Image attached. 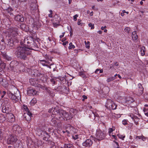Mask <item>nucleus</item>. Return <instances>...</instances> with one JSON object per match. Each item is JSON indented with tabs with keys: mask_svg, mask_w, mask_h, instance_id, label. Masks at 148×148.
I'll return each instance as SVG.
<instances>
[{
	"mask_svg": "<svg viewBox=\"0 0 148 148\" xmlns=\"http://www.w3.org/2000/svg\"><path fill=\"white\" fill-rule=\"evenodd\" d=\"M106 26H105L104 27H101V29L102 30H104L105 28H106Z\"/></svg>",
	"mask_w": 148,
	"mask_h": 148,
	"instance_id": "61",
	"label": "nucleus"
},
{
	"mask_svg": "<svg viewBox=\"0 0 148 148\" xmlns=\"http://www.w3.org/2000/svg\"><path fill=\"white\" fill-rule=\"evenodd\" d=\"M50 81L51 82H52V83L54 84H55V79H51V80H50Z\"/></svg>",
	"mask_w": 148,
	"mask_h": 148,
	"instance_id": "47",
	"label": "nucleus"
},
{
	"mask_svg": "<svg viewBox=\"0 0 148 148\" xmlns=\"http://www.w3.org/2000/svg\"><path fill=\"white\" fill-rule=\"evenodd\" d=\"M88 26L90 27H91V29H93L94 28V24H92L91 23H90L88 25Z\"/></svg>",
	"mask_w": 148,
	"mask_h": 148,
	"instance_id": "36",
	"label": "nucleus"
},
{
	"mask_svg": "<svg viewBox=\"0 0 148 148\" xmlns=\"http://www.w3.org/2000/svg\"><path fill=\"white\" fill-rule=\"evenodd\" d=\"M55 118H53L51 119V124L52 125L55 126V125H57V121L55 120Z\"/></svg>",
	"mask_w": 148,
	"mask_h": 148,
	"instance_id": "24",
	"label": "nucleus"
},
{
	"mask_svg": "<svg viewBox=\"0 0 148 148\" xmlns=\"http://www.w3.org/2000/svg\"><path fill=\"white\" fill-rule=\"evenodd\" d=\"M9 115L10 116V121L11 122H14L15 121L14 116L12 114H10Z\"/></svg>",
	"mask_w": 148,
	"mask_h": 148,
	"instance_id": "26",
	"label": "nucleus"
},
{
	"mask_svg": "<svg viewBox=\"0 0 148 148\" xmlns=\"http://www.w3.org/2000/svg\"><path fill=\"white\" fill-rule=\"evenodd\" d=\"M117 106L113 102L112 104V105H111V106L110 107V108H109V109L110 110H115Z\"/></svg>",
	"mask_w": 148,
	"mask_h": 148,
	"instance_id": "25",
	"label": "nucleus"
},
{
	"mask_svg": "<svg viewBox=\"0 0 148 148\" xmlns=\"http://www.w3.org/2000/svg\"><path fill=\"white\" fill-rule=\"evenodd\" d=\"M115 79V77H110L107 79L106 81L108 82H109Z\"/></svg>",
	"mask_w": 148,
	"mask_h": 148,
	"instance_id": "28",
	"label": "nucleus"
},
{
	"mask_svg": "<svg viewBox=\"0 0 148 148\" xmlns=\"http://www.w3.org/2000/svg\"><path fill=\"white\" fill-rule=\"evenodd\" d=\"M66 40V37H64L63 38L62 40L61 41L62 42L65 41V40Z\"/></svg>",
	"mask_w": 148,
	"mask_h": 148,
	"instance_id": "58",
	"label": "nucleus"
},
{
	"mask_svg": "<svg viewBox=\"0 0 148 148\" xmlns=\"http://www.w3.org/2000/svg\"><path fill=\"white\" fill-rule=\"evenodd\" d=\"M68 41H66L65 42H64L62 43V45H63L64 46V45H65L66 44H68Z\"/></svg>",
	"mask_w": 148,
	"mask_h": 148,
	"instance_id": "56",
	"label": "nucleus"
},
{
	"mask_svg": "<svg viewBox=\"0 0 148 148\" xmlns=\"http://www.w3.org/2000/svg\"><path fill=\"white\" fill-rule=\"evenodd\" d=\"M113 102V101L111 100L108 99L105 104V106L106 108L109 109L112 105V104Z\"/></svg>",
	"mask_w": 148,
	"mask_h": 148,
	"instance_id": "13",
	"label": "nucleus"
},
{
	"mask_svg": "<svg viewBox=\"0 0 148 148\" xmlns=\"http://www.w3.org/2000/svg\"><path fill=\"white\" fill-rule=\"evenodd\" d=\"M78 16V15L76 14L73 16V19L74 21H76L77 20V17Z\"/></svg>",
	"mask_w": 148,
	"mask_h": 148,
	"instance_id": "41",
	"label": "nucleus"
},
{
	"mask_svg": "<svg viewBox=\"0 0 148 148\" xmlns=\"http://www.w3.org/2000/svg\"><path fill=\"white\" fill-rule=\"evenodd\" d=\"M148 110V108H144L143 110V111L145 112V113Z\"/></svg>",
	"mask_w": 148,
	"mask_h": 148,
	"instance_id": "53",
	"label": "nucleus"
},
{
	"mask_svg": "<svg viewBox=\"0 0 148 148\" xmlns=\"http://www.w3.org/2000/svg\"><path fill=\"white\" fill-rule=\"evenodd\" d=\"M118 137L122 139H123L125 137V136H123V135H118Z\"/></svg>",
	"mask_w": 148,
	"mask_h": 148,
	"instance_id": "46",
	"label": "nucleus"
},
{
	"mask_svg": "<svg viewBox=\"0 0 148 148\" xmlns=\"http://www.w3.org/2000/svg\"><path fill=\"white\" fill-rule=\"evenodd\" d=\"M64 148H74L73 145L71 143L64 144Z\"/></svg>",
	"mask_w": 148,
	"mask_h": 148,
	"instance_id": "20",
	"label": "nucleus"
},
{
	"mask_svg": "<svg viewBox=\"0 0 148 148\" xmlns=\"http://www.w3.org/2000/svg\"><path fill=\"white\" fill-rule=\"evenodd\" d=\"M99 69H97L95 71V73L96 74H99Z\"/></svg>",
	"mask_w": 148,
	"mask_h": 148,
	"instance_id": "54",
	"label": "nucleus"
},
{
	"mask_svg": "<svg viewBox=\"0 0 148 148\" xmlns=\"http://www.w3.org/2000/svg\"><path fill=\"white\" fill-rule=\"evenodd\" d=\"M130 28L129 27H127L124 29V30L125 32L129 33L130 30Z\"/></svg>",
	"mask_w": 148,
	"mask_h": 148,
	"instance_id": "34",
	"label": "nucleus"
},
{
	"mask_svg": "<svg viewBox=\"0 0 148 148\" xmlns=\"http://www.w3.org/2000/svg\"><path fill=\"white\" fill-rule=\"evenodd\" d=\"M78 135H76L75 136H73V139L75 140H76L78 138Z\"/></svg>",
	"mask_w": 148,
	"mask_h": 148,
	"instance_id": "42",
	"label": "nucleus"
},
{
	"mask_svg": "<svg viewBox=\"0 0 148 148\" xmlns=\"http://www.w3.org/2000/svg\"><path fill=\"white\" fill-rule=\"evenodd\" d=\"M54 109V108H52L51 109L49 110V112H51L52 113V112L53 111V109Z\"/></svg>",
	"mask_w": 148,
	"mask_h": 148,
	"instance_id": "59",
	"label": "nucleus"
},
{
	"mask_svg": "<svg viewBox=\"0 0 148 148\" xmlns=\"http://www.w3.org/2000/svg\"><path fill=\"white\" fill-rule=\"evenodd\" d=\"M20 129L19 126L18 125H14L12 127V129L14 131H18Z\"/></svg>",
	"mask_w": 148,
	"mask_h": 148,
	"instance_id": "22",
	"label": "nucleus"
},
{
	"mask_svg": "<svg viewBox=\"0 0 148 148\" xmlns=\"http://www.w3.org/2000/svg\"><path fill=\"white\" fill-rule=\"evenodd\" d=\"M81 19H78V22H77V24H78V25H80L82 24L81 25H82V23H80V22H81Z\"/></svg>",
	"mask_w": 148,
	"mask_h": 148,
	"instance_id": "45",
	"label": "nucleus"
},
{
	"mask_svg": "<svg viewBox=\"0 0 148 148\" xmlns=\"http://www.w3.org/2000/svg\"><path fill=\"white\" fill-rule=\"evenodd\" d=\"M53 110L52 115L51 116L58 120L62 118L64 119H66L67 120L71 118L68 112L63 110L59 109L58 107L54 108Z\"/></svg>",
	"mask_w": 148,
	"mask_h": 148,
	"instance_id": "2",
	"label": "nucleus"
},
{
	"mask_svg": "<svg viewBox=\"0 0 148 148\" xmlns=\"http://www.w3.org/2000/svg\"><path fill=\"white\" fill-rule=\"evenodd\" d=\"M79 75L80 76H82V75H83V72H79Z\"/></svg>",
	"mask_w": 148,
	"mask_h": 148,
	"instance_id": "63",
	"label": "nucleus"
},
{
	"mask_svg": "<svg viewBox=\"0 0 148 148\" xmlns=\"http://www.w3.org/2000/svg\"><path fill=\"white\" fill-rule=\"evenodd\" d=\"M142 136H136V138L138 139H140L142 138Z\"/></svg>",
	"mask_w": 148,
	"mask_h": 148,
	"instance_id": "62",
	"label": "nucleus"
},
{
	"mask_svg": "<svg viewBox=\"0 0 148 148\" xmlns=\"http://www.w3.org/2000/svg\"><path fill=\"white\" fill-rule=\"evenodd\" d=\"M6 101L4 104L2 109V111L3 113H5L7 114H8L9 113V108L10 107V102L8 101L9 100L8 98H5Z\"/></svg>",
	"mask_w": 148,
	"mask_h": 148,
	"instance_id": "3",
	"label": "nucleus"
},
{
	"mask_svg": "<svg viewBox=\"0 0 148 148\" xmlns=\"http://www.w3.org/2000/svg\"><path fill=\"white\" fill-rule=\"evenodd\" d=\"M145 47L143 46L142 47H141L140 51L141 55L142 56H144L145 54Z\"/></svg>",
	"mask_w": 148,
	"mask_h": 148,
	"instance_id": "23",
	"label": "nucleus"
},
{
	"mask_svg": "<svg viewBox=\"0 0 148 148\" xmlns=\"http://www.w3.org/2000/svg\"><path fill=\"white\" fill-rule=\"evenodd\" d=\"M37 102V100L36 98H34L32 99L30 102V104L31 105L33 106Z\"/></svg>",
	"mask_w": 148,
	"mask_h": 148,
	"instance_id": "27",
	"label": "nucleus"
},
{
	"mask_svg": "<svg viewBox=\"0 0 148 148\" xmlns=\"http://www.w3.org/2000/svg\"><path fill=\"white\" fill-rule=\"evenodd\" d=\"M66 88L64 86H59L56 88L54 89V91H56L59 92H62L64 89Z\"/></svg>",
	"mask_w": 148,
	"mask_h": 148,
	"instance_id": "12",
	"label": "nucleus"
},
{
	"mask_svg": "<svg viewBox=\"0 0 148 148\" xmlns=\"http://www.w3.org/2000/svg\"><path fill=\"white\" fill-rule=\"evenodd\" d=\"M34 25H36V27L37 28L40 27L41 25V24L39 23L38 21L35 23Z\"/></svg>",
	"mask_w": 148,
	"mask_h": 148,
	"instance_id": "35",
	"label": "nucleus"
},
{
	"mask_svg": "<svg viewBox=\"0 0 148 148\" xmlns=\"http://www.w3.org/2000/svg\"><path fill=\"white\" fill-rule=\"evenodd\" d=\"M4 42L9 47H13L14 46L13 39L9 36L6 37V39L5 40Z\"/></svg>",
	"mask_w": 148,
	"mask_h": 148,
	"instance_id": "6",
	"label": "nucleus"
},
{
	"mask_svg": "<svg viewBox=\"0 0 148 148\" xmlns=\"http://www.w3.org/2000/svg\"><path fill=\"white\" fill-rule=\"evenodd\" d=\"M6 66L5 64V63H2L1 62L0 64V68L2 69H5Z\"/></svg>",
	"mask_w": 148,
	"mask_h": 148,
	"instance_id": "29",
	"label": "nucleus"
},
{
	"mask_svg": "<svg viewBox=\"0 0 148 148\" xmlns=\"http://www.w3.org/2000/svg\"><path fill=\"white\" fill-rule=\"evenodd\" d=\"M69 46L68 48L69 49H70L72 48L74 49L75 48V46L73 45L72 42H70L69 44Z\"/></svg>",
	"mask_w": 148,
	"mask_h": 148,
	"instance_id": "31",
	"label": "nucleus"
},
{
	"mask_svg": "<svg viewBox=\"0 0 148 148\" xmlns=\"http://www.w3.org/2000/svg\"><path fill=\"white\" fill-rule=\"evenodd\" d=\"M126 102L130 104L134 101V100L131 97H127L126 99Z\"/></svg>",
	"mask_w": 148,
	"mask_h": 148,
	"instance_id": "16",
	"label": "nucleus"
},
{
	"mask_svg": "<svg viewBox=\"0 0 148 148\" xmlns=\"http://www.w3.org/2000/svg\"><path fill=\"white\" fill-rule=\"evenodd\" d=\"M125 10H123V11H122V12L121 13V16H123L124 15V13H125Z\"/></svg>",
	"mask_w": 148,
	"mask_h": 148,
	"instance_id": "57",
	"label": "nucleus"
},
{
	"mask_svg": "<svg viewBox=\"0 0 148 148\" xmlns=\"http://www.w3.org/2000/svg\"><path fill=\"white\" fill-rule=\"evenodd\" d=\"M20 143H17L14 146V148H20Z\"/></svg>",
	"mask_w": 148,
	"mask_h": 148,
	"instance_id": "33",
	"label": "nucleus"
},
{
	"mask_svg": "<svg viewBox=\"0 0 148 148\" xmlns=\"http://www.w3.org/2000/svg\"><path fill=\"white\" fill-rule=\"evenodd\" d=\"M23 107L24 108V109L26 111H28L29 110L27 106L24 105V107Z\"/></svg>",
	"mask_w": 148,
	"mask_h": 148,
	"instance_id": "50",
	"label": "nucleus"
},
{
	"mask_svg": "<svg viewBox=\"0 0 148 148\" xmlns=\"http://www.w3.org/2000/svg\"><path fill=\"white\" fill-rule=\"evenodd\" d=\"M114 142L116 145V146H115L116 148H119V145L118 144V142H117L115 141H114Z\"/></svg>",
	"mask_w": 148,
	"mask_h": 148,
	"instance_id": "48",
	"label": "nucleus"
},
{
	"mask_svg": "<svg viewBox=\"0 0 148 148\" xmlns=\"http://www.w3.org/2000/svg\"><path fill=\"white\" fill-rule=\"evenodd\" d=\"M47 57H48L47 59H48V60H50V61H51L52 60L51 58L49 56H47Z\"/></svg>",
	"mask_w": 148,
	"mask_h": 148,
	"instance_id": "64",
	"label": "nucleus"
},
{
	"mask_svg": "<svg viewBox=\"0 0 148 148\" xmlns=\"http://www.w3.org/2000/svg\"><path fill=\"white\" fill-rule=\"evenodd\" d=\"M16 0H10V1H11L13 2L12 3L14 4H15L16 3Z\"/></svg>",
	"mask_w": 148,
	"mask_h": 148,
	"instance_id": "60",
	"label": "nucleus"
},
{
	"mask_svg": "<svg viewBox=\"0 0 148 148\" xmlns=\"http://www.w3.org/2000/svg\"><path fill=\"white\" fill-rule=\"evenodd\" d=\"M104 133L101 131H98L96 133L95 139L98 141L103 139L105 137Z\"/></svg>",
	"mask_w": 148,
	"mask_h": 148,
	"instance_id": "7",
	"label": "nucleus"
},
{
	"mask_svg": "<svg viewBox=\"0 0 148 148\" xmlns=\"http://www.w3.org/2000/svg\"><path fill=\"white\" fill-rule=\"evenodd\" d=\"M53 26L55 27H56L58 25V24L56 23H53Z\"/></svg>",
	"mask_w": 148,
	"mask_h": 148,
	"instance_id": "52",
	"label": "nucleus"
},
{
	"mask_svg": "<svg viewBox=\"0 0 148 148\" xmlns=\"http://www.w3.org/2000/svg\"><path fill=\"white\" fill-rule=\"evenodd\" d=\"M14 20L19 22H23L24 20V17L21 14H17L15 16Z\"/></svg>",
	"mask_w": 148,
	"mask_h": 148,
	"instance_id": "9",
	"label": "nucleus"
},
{
	"mask_svg": "<svg viewBox=\"0 0 148 148\" xmlns=\"http://www.w3.org/2000/svg\"><path fill=\"white\" fill-rule=\"evenodd\" d=\"M37 43L34 41V43L28 45L29 47H27L24 45L18 46L16 48L15 52L17 58L21 60H25L28 59V56L31 53V49L36 50L39 48L38 41Z\"/></svg>",
	"mask_w": 148,
	"mask_h": 148,
	"instance_id": "1",
	"label": "nucleus"
},
{
	"mask_svg": "<svg viewBox=\"0 0 148 148\" xmlns=\"http://www.w3.org/2000/svg\"><path fill=\"white\" fill-rule=\"evenodd\" d=\"M136 31H134L132 33V37L133 39L134 40H136L138 38V36L136 34Z\"/></svg>",
	"mask_w": 148,
	"mask_h": 148,
	"instance_id": "18",
	"label": "nucleus"
},
{
	"mask_svg": "<svg viewBox=\"0 0 148 148\" xmlns=\"http://www.w3.org/2000/svg\"><path fill=\"white\" fill-rule=\"evenodd\" d=\"M122 123L124 125H126L127 124V121L126 120H123L122 121Z\"/></svg>",
	"mask_w": 148,
	"mask_h": 148,
	"instance_id": "49",
	"label": "nucleus"
},
{
	"mask_svg": "<svg viewBox=\"0 0 148 148\" xmlns=\"http://www.w3.org/2000/svg\"><path fill=\"white\" fill-rule=\"evenodd\" d=\"M130 116L131 118L134 120L135 118V117H137L136 116H135L133 114H130Z\"/></svg>",
	"mask_w": 148,
	"mask_h": 148,
	"instance_id": "38",
	"label": "nucleus"
},
{
	"mask_svg": "<svg viewBox=\"0 0 148 148\" xmlns=\"http://www.w3.org/2000/svg\"><path fill=\"white\" fill-rule=\"evenodd\" d=\"M17 136L14 135H11L9 136L7 139V142L8 144H13L17 141Z\"/></svg>",
	"mask_w": 148,
	"mask_h": 148,
	"instance_id": "5",
	"label": "nucleus"
},
{
	"mask_svg": "<svg viewBox=\"0 0 148 148\" xmlns=\"http://www.w3.org/2000/svg\"><path fill=\"white\" fill-rule=\"evenodd\" d=\"M38 71L36 70H32L31 71L32 73H33L32 75L36 77H38L40 75V74H39V75L38 74Z\"/></svg>",
	"mask_w": 148,
	"mask_h": 148,
	"instance_id": "19",
	"label": "nucleus"
},
{
	"mask_svg": "<svg viewBox=\"0 0 148 148\" xmlns=\"http://www.w3.org/2000/svg\"><path fill=\"white\" fill-rule=\"evenodd\" d=\"M27 93L29 94H32L33 95H35L37 94V92L35 90L33 89H29L27 90Z\"/></svg>",
	"mask_w": 148,
	"mask_h": 148,
	"instance_id": "15",
	"label": "nucleus"
},
{
	"mask_svg": "<svg viewBox=\"0 0 148 148\" xmlns=\"http://www.w3.org/2000/svg\"><path fill=\"white\" fill-rule=\"evenodd\" d=\"M8 95L9 97L14 102L16 103L18 101V97H19L18 96H16L15 94H14L10 92H9L8 93Z\"/></svg>",
	"mask_w": 148,
	"mask_h": 148,
	"instance_id": "8",
	"label": "nucleus"
},
{
	"mask_svg": "<svg viewBox=\"0 0 148 148\" xmlns=\"http://www.w3.org/2000/svg\"><path fill=\"white\" fill-rule=\"evenodd\" d=\"M4 80H4L3 79V78H0V84H1V85H3V82H4V81H3Z\"/></svg>",
	"mask_w": 148,
	"mask_h": 148,
	"instance_id": "39",
	"label": "nucleus"
},
{
	"mask_svg": "<svg viewBox=\"0 0 148 148\" xmlns=\"http://www.w3.org/2000/svg\"><path fill=\"white\" fill-rule=\"evenodd\" d=\"M138 88H139V89H143V86L140 84H139L138 85Z\"/></svg>",
	"mask_w": 148,
	"mask_h": 148,
	"instance_id": "40",
	"label": "nucleus"
},
{
	"mask_svg": "<svg viewBox=\"0 0 148 148\" xmlns=\"http://www.w3.org/2000/svg\"><path fill=\"white\" fill-rule=\"evenodd\" d=\"M139 119L138 118L137 116L135 117V118L134 120V121L135 122V124L136 125L138 124V121H139Z\"/></svg>",
	"mask_w": 148,
	"mask_h": 148,
	"instance_id": "30",
	"label": "nucleus"
},
{
	"mask_svg": "<svg viewBox=\"0 0 148 148\" xmlns=\"http://www.w3.org/2000/svg\"><path fill=\"white\" fill-rule=\"evenodd\" d=\"M143 89H139L138 88V89L136 90V92L137 93L138 95L140 96L143 93Z\"/></svg>",
	"mask_w": 148,
	"mask_h": 148,
	"instance_id": "17",
	"label": "nucleus"
},
{
	"mask_svg": "<svg viewBox=\"0 0 148 148\" xmlns=\"http://www.w3.org/2000/svg\"><path fill=\"white\" fill-rule=\"evenodd\" d=\"M43 134L44 136L43 140L46 141L48 140V139L49 138L50 136L46 132H43Z\"/></svg>",
	"mask_w": 148,
	"mask_h": 148,
	"instance_id": "14",
	"label": "nucleus"
},
{
	"mask_svg": "<svg viewBox=\"0 0 148 148\" xmlns=\"http://www.w3.org/2000/svg\"><path fill=\"white\" fill-rule=\"evenodd\" d=\"M113 131V130H112V128H110L109 129V133L110 134Z\"/></svg>",
	"mask_w": 148,
	"mask_h": 148,
	"instance_id": "55",
	"label": "nucleus"
},
{
	"mask_svg": "<svg viewBox=\"0 0 148 148\" xmlns=\"http://www.w3.org/2000/svg\"><path fill=\"white\" fill-rule=\"evenodd\" d=\"M6 59L8 61H11L12 60L11 57H9L8 56L6 57Z\"/></svg>",
	"mask_w": 148,
	"mask_h": 148,
	"instance_id": "44",
	"label": "nucleus"
},
{
	"mask_svg": "<svg viewBox=\"0 0 148 148\" xmlns=\"http://www.w3.org/2000/svg\"><path fill=\"white\" fill-rule=\"evenodd\" d=\"M93 143L90 139H87L85 142L83 143V145L87 147H90L92 144Z\"/></svg>",
	"mask_w": 148,
	"mask_h": 148,
	"instance_id": "10",
	"label": "nucleus"
},
{
	"mask_svg": "<svg viewBox=\"0 0 148 148\" xmlns=\"http://www.w3.org/2000/svg\"><path fill=\"white\" fill-rule=\"evenodd\" d=\"M47 141V144L49 146H51V147H54L55 146V143L49 140Z\"/></svg>",
	"mask_w": 148,
	"mask_h": 148,
	"instance_id": "21",
	"label": "nucleus"
},
{
	"mask_svg": "<svg viewBox=\"0 0 148 148\" xmlns=\"http://www.w3.org/2000/svg\"><path fill=\"white\" fill-rule=\"evenodd\" d=\"M10 65L11 70L14 71L17 70H20L19 67H20L21 64L17 61L14 60L11 62Z\"/></svg>",
	"mask_w": 148,
	"mask_h": 148,
	"instance_id": "4",
	"label": "nucleus"
},
{
	"mask_svg": "<svg viewBox=\"0 0 148 148\" xmlns=\"http://www.w3.org/2000/svg\"><path fill=\"white\" fill-rule=\"evenodd\" d=\"M86 47V48L89 49L90 48V42L87 41V42L86 41H85Z\"/></svg>",
	"mask_w": 148,
	"mask_h": 148,
	"instance_id": "32",
	"label": "nucleus"
},
{
	"mask_svg": "<svg viewBox=\"0 0 148 148\" xmlns=\"http://www.w3.org/2000/svg\"><path fill=\"white\" fill-rule=\"evenodd\" d=\"M36 40H35V39L32 36L28 37L27 38V40H25V39L24 43H26V42L27 44H31L33 43H34V41Z\"/></svg>",
	"mask_w": 148,
	"mask_h": 148,
	"instance_id": "11",
	"label": "nucleus"
},
{
	"mask_svg": "<svg viewBox=\"0 0 148 148\" xmlns=\"http://www.w3.org/2000/svg\"><path fill=\"white\" fill-rule=\"evenodd\" d=\"M28 116L31 118V116L32 115V113L29 111H28L27 113Z\"/></svg>",
	"mask_w": 148,
	"mask_h": 148,
	"instance_id": "51",
	"label": "nucleus"
},
{
	"mask_svg": "<svg viewBox=\"0 0 148 148\" xmlns=\"http://www.w3.org/2000/svg\"><path fill=\"white\" fill-rule=\"evenodd\" d=\"M82 97L83 98V99H82V100L83 101H84L85 99H87V97L85 95H83Z\"/></svg>",
	"mask_w": 148,
	"mask_h": 148,
	"instance_id": "43",
	"label": "nucleus"
},
{
	"mask_svg": "<svg viewBox=\"0 0 148 148\" xmlns=\"http://www.w3.org/2000/svg\"><path fill=\"white\" fill-rule=\"evenodd\" d=\"M25 26L26 25L23 23L21 24L20 25V27L22 29H24Z\"/></svg>",
	"mask_w": 148,
	"mask_h": 148,
	"instance_id": "37",
	"label": "nucleus"
}]
</instances>
